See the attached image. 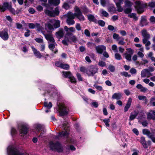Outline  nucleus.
<instances>
[{"instance_id":"f257e3e1","label":"nucleus","mask_w":155,"mask_h":155,"mask_svg":"<svg viewBox=\"0 0 155 155\" xmlns=\"http://www.w3.org/2000/svg\"><path fill=\"white\" fill-rule=\"evenodd\" d=\"M64 29L66 31L65 38L67 39V41L70 42H75L77 40L76 37L72 33L75 31V28L73 27L68 28L67 26L64 27Z\"/></svg>"},{"instance_id":"f03ea898","label":"nucleus","mask_w":155,"mask_h":155,"mask_svg":"<svg viewBox=\"0 0 155 155\" xmlns=\"http://www.w3.org/2000/svg\"><path fill=\"white\" fill-rule=\"evenodd\" d=\"M7 152L11 155H25L13 146H9L8 147Z\"/></svg>"},{"instance_id":"7ed1b4c3","label":"nucleus","mask_w":155,"mask_h":155,"mask_svg":"<svg viewBox=\"0 0 155 155\" xmlns=\"http://www.w3.org/2000/svg\"><path fill=\"white\" fill-rule=\"evenodd\" d=\"M98 68L93 65L88 67L86 70V74L89 76H93L98 71Z\"/></svg>"},{"instance_id":"20e7f679","label":"nucleus","mask_w":155,"mask_h":155,"mask_svg":"<svg viewBox=\"0 0 155 155\" xmlns=\"http://www.w3.org/2000/svg\"><path fill=\"white\" fill-rule=\"evenodd\" d=\"M74 9L76 12L73 14H74V18L76 17L80 21H84V18L80 9L77 6H75L74 8Z\"/></svg>"},{"instance_id":"39448f33","label":"nucleus","mask_w":155,"mask_h":155,"mask_svg":"<svg viewBox=\"0 0 155 155\" xmlns=\"http://www.w3.org/2000/svg\"><path fill=\"white\" fill-rule=\"evenodd\" d=\"M66 124V123L65 122L64 125H65V128H64V130L62 131L61 133H60L59 134H58V136H55V137H54L55 139H61L62 136H64V137H67L68 135L69 134V131L68 130L66 129L68 126Z\"/></svg>"},{"instance_id":"423d86ee","label":"nucleus","mask_w":155,"mask_h":155,"mask_svg":"<svg viewBox=\"0 0 155 155\" xmlns=\"http://www.w3.org/2000/svg\"><path fill=\"white\" fill-rule=\"evenodd\" d=\"M50 149L52 150H56L58 152H61L62 150L61 144L58 142L54 143L53 142H50L49 143Z\"/></svg>"},{"instance_id":"0eeeda50","label":"nucleus","mask_w":155,"mask_h":155,"mask_svg":"<svg viewBox=\"0 0 155 155\" xmlns=\"http://www.w3.org/2000/svg\"><path fill=\"white\" fill-rule=\"evenodd\" d=\"M74 14L71 12L68 13L67 14L68 18L67 20V23L69 25H73L75 23V21L73 20L74 19Z\"/></svg>"},{"instance_id":"6e6552de","label":"nucleus","mask_w":155,"mask_h":155,"mask_svg":"<svg viewBox=\"0 0 155 155\" xmlns=\"http://www.w3.org/2000/svg\"><path fill=\"white\" fill-rule=\"evenodd\" d=\"M59 112L61 116H63L67 114L68 109L63 104H60L59 106Z\"/></svg>"},{"instance_id":"1a4fd4ad","label":"nucleus","mask_w":155,"mask_h":155,"mask_svg":"<svg viewBox=\"0 0 155 155\" xmlns=\"http://www.w3.org/2000/svg\"><path fill=\"white\" fill-rule=\"evenodd\" d=\"M135 8L137 9L138 13H141L143 12V5L141 4L139 1H136L135 2Z\"/></svg>"},{"instance_id":"9d476101","label":"nucleus","mask_w":155,"mask_h":155,"mask_svg":"<svg viewBox=\"0 0 155 155\" xmlns=\"http://www.w3.org/2000/svg\"><path fill=\"white\" fill-rule=\"evenodd\" d=\"M42 33L44 35L46 39L48 41V44L55 42L53 35L51 34H45L44 32H42Z\"/></svg>"},{"instance_id":"9b49d317","label":"nucleus","mask_w":155,"mask_h":155,"mask_svg":"<svg viewBox=\"0 0 155 155\" xmlns=\"http://www.w3.org/2000/svg\"><path fill=\"white\" fill-rule=\"evenodd\" d=\"M56 65L64 69L68 70L69 68V66L67 64H64L60 62H57L55 63Z\"/></svg>"},{"instance_id":"f8f14e48","label":"nucleus","mask_w":155,"mask_h":155,"mask_svg":"<svg viewBox=\"0 0 155 155\" xmlns=\"http://www.w3.org/2000/svg\"><path fill=\"white\" fill-rule=\"evenodd\" d=\"M0 37L4 40H7L9 38L7 31L4 30L0 32Z\"/></svg>"},{"instance_id":"ddd939ff","label":"nucleus","mask_w":155,"mask_h":155,"mask_svg":"<svg viewBox=\"0 0 155 155\" xmlns=\"http://www.w3.org/2000/svg\"><path fill=\"white\" fill-rule=\"evenodd\" d=\"M141 33L143 38V39H149L150 38V35L146 29H143L142 30Z\"/></svg>"},{"instance_id":"4468645a","label":"nucleus","mask_w":155,"mask_h":155,"mask_svg":"<svg viewBox=\"0 0 155 155\" xmlns=\"http://www.w3.org/2000/svg\"><path fill=\"white\" fill-rule=\"evenodd\" d=\"M96 50L98 53L101 54L106 50V47L103 45H99L96 47Z\"/></svg>"},{"instance_id":"2eb2a0df","label":"nucleus","mask_w":155,"mask_h":155,"mask_svg":"<svg viewBox=\"0 0 155 155\" xmlns=\"http://www.w3.org/2000/svg\"><path fill=\"white\" fill-rule=\"evenodd\" d=\"M56 45L57 44L55 42H54L49 43L48 48L49 49L52 51H54V54L58 52V50L56 49H55L54 51V49L55 48V45Z\"/></svg>"},{"instance_id":"dca6fc26","label":"nucleus","mask_w":155,"mask_h":155,"mask_svg":"<svg viewBox=\"0 0 155 155\" xmlns=\"http://www.w3.org/2000/svg\"><path fill=\"white\" fill-rule=\"evenodd\" d=\"M55 35L58 38H62L64 35L63 29L61 28H59V30L56 32Z\"/></svg>"},{"instance_id":"f3484780","label":"nucleus","mask_w":155,"mask_h":155,"mask_svg":"<svg viewBox=\"0 0 155 155\" xmlns=\"http://www.w3.org/2000/svg\"><path fill=\"white\" fill-rule=\"evenodd\" d=\"M122 97V94L120 92L115 93L112 96L113 99L119 100L121 99Z\"/></svg>"},{"instance_id":"a211bd4d","label":"nucleus","mask_w":155,"mask_h":155,"mask_svg":"<svg viewBox=\"0 0 155 155\" xmlns=\"http://www.w3.org/2000/svg\"><path fill=\"white\" fill-rule=\"evenodd\" d=\"M136 87L140 91L143 93H147L148 91V90L146 87H143L141 84H138L137 86Z\"/></svg>"},{"instance_id":"6ab92c4d","label":"nucleus","mask_w":155,"mask_h":155,"mask_svg":"<svg viewBox=\"0 0 155 155\" xmlns=\"http://www.w3.org/2000/svg\"><path fill=\"white\" fill-rule=\"evenodd\" d=\"M28 128L24 126H22L20 131V133L21 136H24L28 133Z\"/></svg>"},{"instance_id":"aec40b11","label":"nucleus","mask_w":155,"mask_h":155,"mask_svg":"<svg viewBox=\"0 0 155 155\" xmlns=\"http://www.w3.org/2000/svg\"><path fill=\"white\" fill-rule=\"evenodd\" d=\"M148 25V23L145 16H143L141 17L140 21V25L141 27L147 25Z\"/></svg>"},{"instance_id":"412c9836","label":"nucleus","mask_w":155,"mask_h":155,"mask_svg":"<svg viewBox=\"0 0 155 155\" xmlns=\"http://www.w3.org/2000/svg\"><path fill=\"white\" fill-rule=\"evenodd\" d=\"M147 73H149V71L147 69H145L142 71L141 72V77L142 78H144L146 76L148 78L152 76V75L151 73H149V74H147Z\"/></svg>"},{"instance_id":"4be33fe9","label":"nucleus","mask_w":155,"mask_h":155,"mask_svg":"<svg viewBox=\"0 0 155 155\" xmlns=\"http://www.w3.org/2000/svg\"><path fill=\"white\" fill-rule=\"evenodd\" d=\"M147 118L149 120H155V110L150 111L147 114Z\"/></svg>"},{"instance_id":"5701e85b","label":"nucleus","mask_w":155,"mask_h":155,"mask_svg":"<svg viewBox=\"0 0 155 155\" xmlns=\"http://www.w3.org/2000/svg\"><path fill=\"white\" fill-rule=\"evenodd\" d=\"M37 129L38 130H41V132L39 136L41 138H43L45 137V132L43 130V127L41 125H39L37 126Z\"/></svg>"},{"instance_id":"b1692460","label":"nucleus","mask_w":155,"mask_h":155,"mask_svg":"<svg viewBox=\"0 0 155 155\" xmlns=\"http://www.w3.org/2000/svg\"><path fill=\"white\" fill-rule=\"evenodd\" d=\"M32 51L35 55L38 58H41L42 56L40 52L33 47H31Z\"/></svg>"},{"instance_id":"393cba45","label":"nucleus","mask_w":155,"mask_h":155,"mask_svg":"<svg viewBox=\"0 0 155 155\" xmlns=\"http://www.w3.org/2000/svg\"><path fill=\"white\" fill-rule=\"evenodd\" d=\"M51 22L53 24L55 28H56L60 27V22L59 20L52 19L51 21Z\"/></svg>"},{"instance_id":"a878e982","label":"nucleus","mask_w":155,"mask_h":155,"mask_svg":"<svg viewBox=\"0 0 155 155\" xmlns=\"http://www.w3.org/2000/svg\"><path fill=\"white\" fill-rule=\"evenodd\" d=\"M132 99L130 98L128 99L127 104L124 107V111L125 112H127L130 107L132 102Z\"/></svg>"},{"instance_id":"bb28decb","label":"nucleus","mask_w":155,"mask_h":155,"mask_svg":"<svg viewBox=\"0 0 155 155\" xmlns=\"http://www.w3.org/2000/svg\"><path fill=\"white\" fill-rule=\"evenodd\" d=\"M45 29L47 31H53L54 29L53 25L50 23H45Z\"/></svg>"},{"instance_id":"cd10ccee","label":"nucleus","mask_w":155,"mask_h":155,"mask_svg":"<svg viewBox=\"0 0 155 155\" xmlns=\"http://www.w3.org/2000/svg\"><path fill=\"white\" fill-rule=\"evenodd\" d=\"M138 113L136 111H134L130 113L129 117V120H132L135 119L137 116Z\"/></svg>"},{"instance_id":"c85d7f7f","label":"nucleus","mask_w":155,"mask_h":155,"mask_svg":"<svg viewBox=\"0 0 155 155\" xmlns=\"http://www.w3.org/2000/svg\"><path fill=\"white\" fill-rule=\"evenodd\" d=\"M140 142L144 148H147L148 147V146L147 144L145 137H142L140 138Z\"/></svg>"},{"instance_id":"c756f323","label":"nucleus","mask_w":155,"mask_h":155,"mask_svg":"<svg viewBox=\"0 0 155 155\" xmlns=\"http://www.w3.org/2000/svg\"><path fill=\"white\" fill-rule=\"evenodd\" d=\"M37 30L39 31H41L42 33V32H44L45 33V31H43L44 30V27L41 25L39 23H36V27Z\"/></svg>"},{"instance_id":"7c9ffc66","label":"nucleus","mask_w":155,"mask_h":155,"mask_svg":"<svg viewBox=\"0 0 155 155\" xmlns=\"http://www.w3.org/2000/svg\"><path fill=\"white\" fill-rule=\"evenodd\" d=\"M142 132L143 134L147 135L149 138L152 135L148 129H144L142 130Z\"/></svg>"},{"instance_id":"2f4dec72","label":"nucleus","mask_w":155,"mask_h":155,"mask_svg":"<svg viewBox=\"0 0 155 155\" xmlns=\"http://www.w3.org/2000/svg\"><path fill=\"white\" fill-rule=\"evenodd\" d=\"M60 0H48V2L50 4L55 6L58 5L60 3Z\"/></svg>"},{"instance_id":"473e14b6","label":"nucleus","mask_w":155,"mask_h":155,"mask_svg":"<svg viewBox=\"0 0 155 155\" xmlns=\"http://www.w3.org/2000/svg\"><path fill=\"white\" fill-rule=\"evenodd\" d=\"M88 20L90 21H93L95 23H97V20L95 18L94 15H87Z\"/></svg>"},{"instance_id":"72a5a7b5","label":"nucleus","mask_w":155,"mask_h":155,"mask_svg":"<svg viewBox=\"0 0 155 155\" xmlns=\"http://www.w3.org/2000/svg\"><path fill=\"white\" fill-rule=\"evenodd\" d=\"M45 13L51 17H54V12L50 11L48 9H46L45 11Z\"/></svg>"},{"instance_id":"f704fd0d","label":"nucleus","mask_w":155,"mask_h":155,"mask_svg":"<svg viewBox=\"0 0 155 155\" xmlns=\"http://www.w3.org/2000/svg\"><path fill=\"white\" fill-rule=\"evenodd\" d=\"M132 55L129 54L127 52H126L123 54L124 57L127 60L129 61H131Z\"/></svg>"},{"instance_id":"c9c22d12","label":"nucleus","mask_w":155,"mask_h":155,"mask_svg":"<svg viewBox=\"0 0 155 155\" xmlns=\"http://www.w3.org/2000/svg\"><path fill=\"white\" fill-rule=\"evenodd\" d=\"M62 74L63 77L69 78L72 74L70 72L63 71Z\"/></svg>"},{"instance_id":"e433bc0d","label":"nucleus","mask_w":155,"mask_h":155,"mask_svg":"<svg viewBox=\"0 0 155 155\" xmlns=\"http://www.w3.org/2000/svg\"><path fill=\"white\" fill-rule=\"evenodd\" d=\"M149 39H143V43L145 45V46H149L151 44L150 41L149 40Z\"/></svg>"},{"instance_id":"4c0bfd02","label":"nucleus","mask_w":155,"mask_h":155,"mask_svg":"<svg viewBox=\"0 0 155 155\" xmlns=\"http://www.w3.org/2000/svg\"><path fill=\"white\" fill-rule=\"evenodd\" d=\"M128 16L133 18L135 21H137L138 20V17H137L136 14L134 13H131L128 15Z\"/></svg>"},{"instance_id":"58836bf2","label":"nucleus","mask_w":155,"mask_h":155,"mask_svg":"<svg viewBox=\"0 0 155 155\" xmlns=\"http://www.w3.org/2000/svg\"><path fill=\"white\" fill-rule=\"evenodd\" d=\"M109 3V0H101V5L104 7L106 5L108 4Z\"/></svg>"},{"instance_id":"ea45409f","label":"nucleus","mask_w":155,"mask_h":155,"mask_svg":"<svg viewBox=\"0 0 155 155\" xmlns=\"http://www.w3.org/2000/svg\"><path fill=\"white\" fill-rule=\"evenodd\" d=\"M100 12L101 13L104 17H109V14L106 11H104L103 9H101L100 10Z\"/></svg>"},{"instance_id":"a19ab883","label":"nucleus","mask_w":155,"mask_h":155,"mask_svg":"<svg viewBox=\"0 0 155 155\" xmlns=\"http://www.w3.org/2000/svg\"><path fill=\"white\" fill-rule=\"evenodd\" d=\"M150 104L153 106H155V97H152L150 100Z\"/></svg>"},{"instance_id":"79ce46f5","label":"nucleus","mask_w":155,"mask_h":155,"mask_svg":"<svg viewBox=\"0 0 155 155\" xmlns=\"http://www.w3.org/2000/svg\"><path fill=\"white\" fill-rule=\"evenodd\" d=\"M118 41V44L120 45H124L125 44L124 41V39L123 38L121 37V38Z\"/></svg>"},{"instance_id":"37998d69","label":"nucleus","mask_w":155,"mask_h":155,"mask_svg":"<svg viewBox=\"0 0 155 155\" xmlns=\"http://www.w3.org/2000/svg\"><path fill=\"white\" fill-rule=\"evenodd\" d=\"M113 38L114 39H116L117 41L121 38V37L119 36V35L115 33L114 34Z\"/></svg>"},{"instance_id":"c03bdc74","label":"nucleus","mask_w":155,"mask_h":155,"mask_svg":"<svg viewBox=\"0 0 155 155\" xmlns=\"http://www.w3.org/2000/svg\"><path fill=\"white\" fill-rule=\"evenodd\" d=\"M69 78L71 83H75L76 82V78L72 74Z\"/></svg>"},{"instance_id":"a18cd8bd","label":"nucleus","mask_w":155,"mask_h":155,"mask_svg":"<svg viewBox=\"0 0 155 155\" xmlns=\"http://www.w3.org/2000/svg\"><path fill=\"white\" fill-rule=\"evenodd\" d=\"M44 105L45 107L48 109H50L52 107V104L51 102H49L48 104L47 102H45Z\"/></svg>"},{"instance_id":"49530a36","label":"nucleus","mask_w":155,"mask_h":155,"mask_svg":"<svg viewBox=\"0 0 155 155\" xmlns=\"http://www.w3.org/2000/svg\"><path fill=\"white\" fill-rule=\"evenodd\" d=\"M115 58L117 60H120L122 59L121 55L117 53L115 54Z\"/></svg>"},{"instance_id":"de8ad7c7","label":"nucleus","mask_w":155,"mask_h":155,"mask_svg":"<svg viewBox=\"0 0 155 155\" xmlns=\"http://www.w3.org/2000/svg\"><path fill=\"white\" fill-rule=\"evenodd\" d=\"M138 98L140 100L146 101L147 100L146 97L144 96H138Z\"/></svg>"},{"instance_id":"09e8293b","label":"nucleus","mask_w":155,"mask_h":155,"mask_svg":"<svg viewBox=\"0 0 155 155\" xmlns=\"http://www.w3.org/2000/svg\"><path fill=\"white\" fill-rule=\"evenodd\" d=\"M117 8V11L119 12H122L123 11V8H121L120 6V4L118 3L116 4Z\"/></svg>"},{"instance_id":"8fccbe9b","label":"nucleus","mask_w":155,"mask_h":155,"mask_svg":"<svg viewBox=\"0 0 155 155\" xmlns=\"http://www.w3.org/2000/svg\"><path fill=\"white\" fill-rule=\"evenodd\" d=\"M149 20L151 23L153 24L155 23V17L154 16H150Z\"/></svg>"},{"instance_id":"3c124183","label":"nucleus","mask_w":155,"mask_h":155,"mask_svg":"<svg viewBox=\"0 0 155 155\" xmlns=\"http://www.w3.org/2000/svg\"><path fill=\"white\" fill-rule=\"evenodd\" d=\"M103 120L107 127H109L110 126L109 123L110 121V120L109 119H104Z\"/></svg>"},{"instance_id":"603ef678","label":"nucleus","mask_w":155,"mask_h":155,"mask_svg":"<svg viewBox=\"0 0 155 155\" xmlns=\"http://www.w3.org/2000/svg\"><path fill=\"white\" fill-rule=\"evenodd\" d=\"M29 28L31 29H34L35 28L36 23L35 24L31 23H28Z\"/></svg>"},{"instance_id":"864d4df0","label":"nucleus","mask_w":155,"mask_h":155,"mask_svg":"<svg viewBox=\"0 0 155 155\" xmlns=\"http://www.w3.org/2000/svg\"><path fill=\"white\" fill-rule=\"evenodd\" d=\"M120 74L122 76H124L125 77H130V75L127 72L124 71L120 73Z\"/></svg>"},{"instance_id":"5fc2aeb1","label":"nucleus","mask_w":155,"mask_h":155,"mask_svg":"<svg viewBox=\"0 0 155 155\" xmlns=\"http://www.w3.org/2000/svg\"><path fill=\"white\" fill-rule=\"evenodd\" d=\"M3 5L6 9H8V8L12 6L10 4H9L8 2L4 3L3 4Z\"/></svg>"},{"instance_id":"6e6d98bb","label":"nucleus","mask_w":155,"mask_h":155,"mask_svg":"<svg viewBox=\"0 0 155 155\" xmlns=\"http://www.w3.org/2000/svg\"><path fill=\"white\" fill-rule=\"evenodd\" d=\"M100 26L103 27L105 25V23L104 21L102 20H100L98 21H97V22Z\"/></svg>"},{"instance_id":"4d7b16f0","label":"nucleus","mask_w":155,"mask_h":155,"mask_svg":"<svg viewBox=\"0 0 155 155\" xmlns=\"http://www.w3.org/2000/svg\"><path fill=\"white\" fill-rule=\"evenodd\" d=\"M98 65L101 67L105 66L106 65V63L101 61H99L98 62Z\"/></svg>"},{"instance_id":"13d9d810","label":"nucleus","mask_w":155,"mask_h":155,"mask_svg":"<svg viewBox=\"0 0 155 155\" xmlns=\"http://www.w3.org/2000/svg\"><path fill=\"white\" fill-rule=\"evenodd\" d=\"M112 50L114 51L115 52H118L117 46L115 45H112Z\"/></svg>"},{"instance_id":"bf43d9fd","label":"nucleus","mask_w":155,"mask_h":155,"mask_svg":"<svg viewBox=\"0 0 155 155\" xmlns=\"http://www.w3.org/2000/svg\"><path fill=\"white\" fill-rule=\"evenodd\" d=\"M54 12V16L56 15H58L59 14V12L58 7H56L55 8Z\"/></svg>"},{"instance_id":"052dcab7","label":"nucleus","mask_w":155,"mask_h":155,"mask_svg":"<svg viewBox=\"0 0 155 155\" xmlns=\"http://www.w3.org/2000/svg\"><path fill=\"white\" fill-rule=\"evenodd\" d=\"M125 4L126 5L129 6H131L133 5V3L128 0H125Z\"/></svg>"},{"instance_id":"680f3d73","label":"nucleus","mask_w":155,"mask_h":155,"mask_svg":"<svg viewBox=\"0 0 155 155\" xmlns=\"http://www.w3.org/2000/svg\"><path fill=\"white\" fill-rule=\"evenodd\" d=\"M126 50L128 51V54L131 55H132L134 53V50L131 48H127Z\"/></svg>"},{"instance_id":"e2e57ef3","label":"nucleus","mask_w":155,"mask_h":155,"mask_svg":"<svg viewBox=\"0 0 155 155\" xmlns=\"http://www.w3.org/2000/svg\"><path fill=\"white\" fill-rule=\"evenodd\" d=\"M132 10L130 8H129L125 9L124 12L126 14H128L131 12Z\"/></svg>"},{"instance_id":"0e129e2a","label":"nucleus","mask_w":155,"mask_h":155,"mask_svg":"<svg viewBox=\"0 0 155 155\" xmlns=\"http://www.w3.org/2000/svg\"><path fill=\"white\" fill-rule=\"evenodd\" d=\"M35 41L38 43H43V39L42 38H37L35 39Z\"/></svg>"},{"instance_id":"69168bd1","label":"nucleus","mask_w":155,"mask_h":155,"mask_svg":"<svg viewBox=\"0 0 155 155\" xmlns=\"http://www.w3.org/2000/svg\"><path fill=\"white\" fill-rule=\"evenodd\" d=\"M75 28L78 31H80L81 30V27L80 24L78 23H76L75 25Z\"/></svg>"},{"instance_id":"338daca9","label":"nucleus","mask_w":155,"mask_h":155,"mask_svg":"<svg viewBox=\"0 0 155 155\" xmlns=\"http://www.w3.org/2000/svg\"><path fill=\"white\" fill-rule=\"evenodd\" d=\"M76 76L78 81H83V78L81 77V75L80 74L78 73L76 74Z\"/></svg>"},{"instance_id":"774afa93","label":"nucleus","mask_w":155,"mask_h":155,"mask_svg":"<svg viewBox=\"0 0 155 155\" xmlns=\"http://www.w3.org/2000/svg\"><path fill=\"white\" fill-rule=\"evenodd\" d=\"M108 68L111 72H113L115 71V68L113 65H110L109 66Z\"/></svg>"}]
</instances>
